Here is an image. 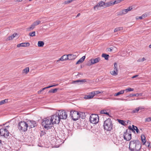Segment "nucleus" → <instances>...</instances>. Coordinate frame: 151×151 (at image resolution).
<instances>
[{
  "label": "nucleus",
  "instance_id": "1a4fd4ad",
  "mask_svg": "<svg viewBox=\"0 0 151 151\" xmlns=\"http://www.w3.org/2000/svg\"><path fill=\"white\" fill-rule=\"evenodd\" d=\"M9 132L6 128H3L0 129V135L6 137L9 136Z\"/></svg>",
  "mask_w": 151,
  "mask_h": 151
},
{
  "label": "nucleus",
  "instance_id": "cd10ccee",
  "mask_svg": "<svg viewBox=\"0 0 151 151\" xmlns=\"http://www.w3.org/2000/svg\"><path fill=\"white\" fill-rule=\"evenodd\" d=\"M128 12V11H127V9H124L120 12V14L121 15H122L123 14H125L127 13Z\"/></svg>",
  "mask_w": 151,
  "mask_h": 151
},
{
  "label": "nucleus",
  "instance_id": "4c0bfd02",
  "mask_svg": "<svg viewBox=\"0 0 151 151\" xmlns=\"http://www.w3.org/2000/svg\"><path fill=\"white\" fill-rule=\"evenodd\" d=\"M68 55H65L63 56V61L68 60Z\"/></svg>",
  "mask_w": 151,
  "mask_h": 151
},
{
  "label": "nucleus",
  "instance_id": "72a5a7b5",
  "mask_svg": "<svg viewBox=\"0 0 151 151\" xmlns=\"http://www.w3.org/2000/svg\"><path fill=\"white\" fill-rule=\"evenodd\" d=\"M8 99H5L0 101V106L8 102Z\"/></svg>",
  "mask_w": 151,
  "mask_h": 151
},
{
  "label": "nucleus",
  "instance_id": "f3484780",
  "mask_svg": "<svg viewBox=\"0 0 151 151\" xmlns=\"http://www.w3.org/2000/svg\"><path fill=\"white\" fill-rule=\"evenodd\" d=\"M103 93V91H92V92H91L89 93L90 94H92V96H93V97L95 95L100 94V93Z\"/></svg>",
  "mask_w": 151,
  "mask_h": 151
},
{
  "label": "nucleus",
  "instance_id": "473e14b6",
  "mask_svg": "<svg viewBox=\"0 0 151 151\" xmlns=\"http://www.w3.org/2000/svg\"><path fill=\"white\" fill-rule=\"evenodd\" d=\"M118 122L119 123L125 126L127 124L125 123L124 121L122 120L119 119Z\"/></svg>",
  "mask_w": 151,
  "mask_h": 151
},
{
  "label": "nucleus",
  "instance_id": "aec40b11",
  "mask_svg": "<svg viewBox=\"0 0 151 151\" xmlns=\"http://www.w3.org/2000/svg\"><path fill=\"white\" fill-rule=\"evenodd\" d=\"M68 60H71L75 59L76 57V56L75 55L72 54L68 55Z\"/></svg>",
  "mask_w": 151,
  "mask_h": 151
},
{
  "label": "nucleus",
  "instance_id": "37998d69",
  "mask_svg": "<svg viewBox=\"0 0 151 151\" xmlns=\"http://www.w3.org/2000/svg\"><path fill=\"white\" fill-rule=\"evenodd\" d=\"M128 129H129V130H130L131 131H132L133 132H135L134 127L133 128V127L132 128L131 126H129L128 127Z\"/></svg>",
  "mask_w": 151,
  "mask_h": 151
},
{
  "label": "nucleus",
  "instance_id": "4468645a",
  "mask_svg": "<svg viewBox=\"0 0 151 151\" xmlns=\"http://www.w3.org/2000/svg\"><path fill=\"white\" fill-rule=\"evenodd\" d=\"M136 140H134L130 141L129 143V149L131 151H134V148H132V145H133L136 144Z\"/></svg>",
  "mask_w": 151,
  "mask_h": 151
},
{
  "label": "nucleus",
  "instance_id": "3c124183",
  "mask_svg": "<svg viewBox=\"0 0 151 151\" xmlns=\"http://www.w3.org/2000/svg\"><path fill=\"white\" fill-rule=\"evenodd\" d=\"M59 60H61L62 61H63V56H62L59 59V60H58L57 61V62H58Z\"/></svg>",
  "mask_w": 151,
  "mask_h": 151
},
{
  "label": "nucleus",
  "instance_id": "412c9836",
  "mask_svg": "<svg viewBox=\"0 0 151 151\" xmlns=\"http://www.w3.org/2000/svg\"><path fill=\"white\" fill-rule=\"evenodd\" d=\"M85 58L86 57L85 56H83L77 61V62L76 63V64H78L82 63L84 61Z\"/></svg>",
  "mask_w": 151,
  "mask_h": 151
},
{
  "label": "nucleus",
  "instance_id": "13d9d810",
  "mask_svg": "<svg viewBox=\"0 0 151 151\" xmlns=\"http://www.w3.org/2000/svg\"><path fill=\"white\" fill-rule=\"evenodd\" d=\"M51 87V86H50L45 87L46 89L48 88H49Z\"/></svg>",
  "mask_w": 151,
  "mask_h": 151
},
{
  "label": "nucleus",
  "instance_id": "9d476101",
  "mask_svg": "<svg viewBox=\"0 0 151 151\" xmlns=\"http://www.w3.org/2000/svg\"><path fill=\"white\" fill-rule=\"evenodd\" d=\"M114 70L110 71L111 74L113 76H116L118 74V69L117 68L118 65L116 62L114 63Z\"/></svg>",
  "mask_w": 151,
  "mask_h": 151
},
{
  "label": "nucleus",
  "instance_id": "c9c22d12",
  "mask_svg": "<svg viewBox=\"0 0 151 151\" xmlns=\"http://www.w3.org/2000/svg\"><path fill=\"white\" fill-rule=\"evenodd\" d=\"M58 89L57 88L50 89L49 91V93H55L56 92L57 90Z\"/></svg>",
  "mask_w": 151,
  "mask_h": 151
},
{
  "label": "nucleus",
  "instance_id": "c756f323",
  "mask_svg": "<svg viewBox=\"0 0 151 151\" xmlns=\"http://www.w3.org/2000/svg\"><path fill=\"white\" fill-rule=\"evenodd\" d=\"M100 113L101 114H106L108 116H109L111 117V116H109V112H108L106 110H102L101 111Z\"/></svg>",
  "mask_w": 151,
  "mask_h": 151
},
{
  "label": "nucleus",
  "instance_id": "2eb2a0df",
  "mask_svg": "<svg viewBox=\"0 0 151 151\" xmlns=\"http://www.w3.org/2000/svg\"><path fill=\"white\" fill-rule=\"evenodd\" d=\"M100 60V58L99 57H98L95 59L92 58L90 60L91 61V64L93 65L99 62Z\"/></svg>",
  "mask_w": 151,
  "mask_h": 151
},
{
  "label": "nucleus",
  "instance_id": "58836bf2",
  "mask_svg": "<svg viewBox=\"0 0 151 151\" xmlns=\"http://www.w3.org/2000/svg\"><path fill=\"white\" fill-rule=\"evenodd\" d=\"M41 22V21L39 20H37L35 22H34L33 23V26H37Z\"/></svg>",
  "mask_w": 151,
  "mask_h": 151
},
{
  "label": "nucleus",
  "instance_id": "f704fd0d",
  "mask_svg": "<svg viewBox=\"0 0 151 151\" xmlns=\"http://www.w3.org/2000/svg\"><path fill=\"white\" fill-rule=\"evenodd\" d=\"M29 67H26L25 69L23 70V73H25L27 74L29 72Z\"/></svg>",
  "mask_w": 151,
  "mask_h": 151
},
{
  "label": "nucleus",
  "instance_id": "a19ab883",
  "mask_svg": "<svg viewBox=\"0 0 151 151\" xmlns=\"http://www.w3.org/2000/svg\"><path fill=\"white\" fill-rule=\"evenodd\" d=\"M139 109H140V108H136L134 110H133L131 113L133 114L134 113H137L138 111H139Z\"/></svg>",
  "mask_w": 151,
  "mask_h": 151
},
{
  "label": "nucleus",
  "instance_id": "a18cd8bd",
  "mask_svg": "<svg viewBox=\"0 0 151 151\" xmlns=\"http://www.w3.org/2000/svg\"><path fill=\"white\" fill-rule=\"evenodd\" d=\"M72 1H71V0H68L67 1H65L64 3L65 4H67L70 3Z\"/></svg>",
  "mask_w": 151,
  "mask_h": 151
},
{
  "label": "nucleus",
  "instance_id": "6e6552de",
  "mask_svg": "<svg viewBox=\"0 0 151 151\" xmlns=\"http://www.w3.org/2000/svg\"><path fill=\"white\" fill-rule=\"evenodd\" d=\"M57 113L60 120L61 119H65L67 118L68 114L66 111H65L59 110L57 112Z\"/></svg>",
  "mask_w": 151,
  "mask_h": 151
},
{
  "label": "nucleus",
  "instance_id": "603ef678",
  "mask_svg": "<svg viewBox=\"0 0 151 151\" xmlns=\"http://www.w3.org/2000/svg\"><path fill=\"white\" fill-rule=\"evenodd\" d=\"M145 60V59L144 58H143L141 60H138V61H139L143 62Z\"/></svg>",
  "mask_w": 151,
  "mask_h": 151
},
{
  "label": "nucleus",
  "instance_id": "bf43d9fd",
  "mask_svg": "<svg viewBox=\"0 0 151 151\" xmlns=\"http://www.w3.org/2000/svg\"><path fill=\"white\" fill-rule=\"evenodd\" d=\"M2 146V143L1 142V141L0 140V147Z\"/></svg>",
  "mask_w": 151,
  "mask_h": 151
},
{
  "label": "nucleus",
  "instance_id": "680f3d73",
  "mask_svg": "<svg viewBox=\"0 0 151 151\" xmlns=\"http://www.w3.org/2000/svg\"><path fill=\"white\" fill-rule=\"evenodd\" d=\"M138 108H140V109H139H139H143V108H142V107H138Z\"/></svg>",
  "mask_w": 151,
  "mask_h": 151
},
{
  "label": "nucleus",
  "instance_id": "e2e57ef3",
  "mask_svg": "<svg viewBox=\"0 0 151 151\" xmlns=\"http://www.w3.org/2000/svg\"><path fill=\"white\" fill-rule=\"evenodd\" d=\"M80 13H78V14H77V17H79L80 16Z\"/></svg>",
  "mask_w": 151,
  "mask_h": 151
},
{
  "label": "nucleus",
  "instance_id": "dca6fc26",
  "mask_svg": "<svg viewBox=\"0 0 151 151\" xmlns=\"http://www.w3.org/2000/svg\"><path fill=\"white\" fill-rule=\"evenodd\" d=\"M30 44L28 42L21 43V44H18L17 45V47H27L29 46Z\"/></svg>",
  "mask_w": 151,
  "mask_h": 151
},
{
  "label": "nucleus",
  "instance_id": "c03bdc74",
  "mask_svg": "<svg viewBox=\"0 0 151 151\" xmlns=\"http://www.w3.org/2000/svg\"><path fill=\"white\" fill-rule=\"evenodd\" d=\"M35 31L31 33H30L29 34V35L30 36H32V37L35 36Z\"/></svg>",
  "mask_w": 151,
  "mask_h": 151
},
{
  "label": "nucleus",
  "instance_id": "6ab92c4d",
  "mask_svg": "<svg viewBox=\"0 0 151 151\" xmlns=\"http://www.w3.org/2000/svg\"><path fill=\"white\" fill-rule=\"evenodd\" d=\"M141 138L143 145H145L146 142V140L145 136L144 134H142L141 136Z\"/></svg>",
  "mask_w": 151,
  "mask_h": 151
},
{
  "label": "nucleus",
  "instance_id": "e433bc0d",
  "mask_svg": "<svg viewBox=\"0 0 151 151\" xmlns=\"http://www.w3.org/2000/svg\"><path fill=\"white\" fill-rule=\"evenodd\" d=\"M132 126L133 127V128H134V130L136 131V132L137 133H140L139 131V129H138L137 127L133 125H132Z\"/></svg>",
  "mask_w": 151,
  "mask_h": 151
},
{
  "label": "nucleus",
  "instance_id": "f03ea898",
  "mask_svg": "<svg viewBox=\"0 0 151 151\" xmlns=\"http://www.w3.org/2000/svg\"><path fill=\"white\" fill-rule=\"evenodd\" d=\"M42 124L44 127L47 129H50L52 127V122L50 119V117H47L44 118L43 119L42 122Z\"/></svg>",
  "mask_w": 151,
  "mask_h": 151
},
{
  "label": "nucleus",
  "instance_id": "052dcab7",
  "mask_svg": "<svg viewBox=\"0 0 151 151\" xmlns=\"http://www.w3.org/2000/svg\"><path fill=\"white\" fill-rule=\"evenodd\" d=\"M45 89H46V88H45H45H42V91H43V90H45Z\"/></svg>",
  "mask_w": 151,
  "mask_h": 151
},
{
  "label": "nucleus",
  "instance_id": "de8ad7c7",
  "mask_svg": "<svg viewBox=\"0 0 151 151\" xmlns=\"http://www.w3.org/2000/svg\"><path fill=\"white\" fill-rule=\"evenodd\" d=\"M151 121V117H148L145 119V121L149 122Z\"/></svg>",
  "mask_w": 151,
  "mask_h": 151
},
{
  "label": "nucleus",
  "instance_id": "bb28decb",
  "mask_svg": "<svg viewBox=\"0 0 151 151\" xmlns=\"http://www.w3.org/2000/svg\"><path fill=\"white\" fill-rule=\"evenodd\" d=\"M146 16H147L146 14H143L141 16L136 17V19H142L145 18V17H146Z\"/></svg>",
  "mask_w": 151,
  "mask_h": 151
},
{
  "label": "nucleus",
  "instance_id": "a878e982",
  "mask_svg": "<svg viewBox=\"0 0 151 151\" xmlns=\"http://www.w3.org/2000/svg\"><path fill=\"white\" fill-rule=\"evenodd\" d=\"M101 56L102 57L104 58L106 60H108L109 58V55L105 53L102 54Z\"/></svg>",
  "mask_w": 151,
  "mask_h": 151
},
{
  "label": "nucleus",
  "instance_id": "864d4df0",
  "mask_svg": "<svg viewBox=\"0 0 151 151\" xmlns=\"http://www.w3.org/2000/svg\"><path fill=\"white\" fill-rule=\"evenodd\" d=\"M112 49L110 48H108L107 49V51H108L111 52L112 51Z\"/></svg>",
  "mask_w": 151,
  "mask_h": 151
},
{
  "label": "nucleus",
  "instance_id": "39448f33",
  "mask_svg": "<svg viewBox=\"0 0 151 151\" xmlns=\"http://www.w3.org/2000/svg\"><path fill=\"white\" fill-rule=\"evenodd\" d=\"M50 119L52 122V124H58L60 120L57 112L55 114L51 116Z\"/></svg>",
  "mask_w": 151,
  "mask_h": 151
},
{
  "label": "nucleus",
  "instance_id": "49530a36",
  "mask_svg": "<svg viewBox=\"0 0 151 151\" xmlns=\"http://www.w3.org/2000/svg\"><path fill=\"white\" fill-rule=\"evenodd\" d=\"M35 26H33V23L31 25V27L28 28L29 29V30H31V29H33L35 28Z\"/></svg>",
  "mask_w": 151,
  "mask_h": 151
},
{
  "label": "nucleus",
  "instance_id": "8fccbe9b",
  "mask_svg": "<svg viewBox=\"0 0 151 151\" xmlns=\"http://www.w3.org/2000/svg\"><path fill=\"white\" fill-rule=\"evenodd\" d=\"M150 143L147 142V143L146 144V145L149 148H150L151 146H150Z\"/></svg>",
  "mask_w": 151,
  "mask_h": 151
},
{
  "label": "nucleus",
  "instance_id": "393cba45",
  "mask_svg": "<svg viewBox=\"0 0 151 151\" xmlns=\"http://www.w3.org/2000/svg\"><path fill=\"white\" fill-rule=\"evenodd\" d=\"M93 98V96H92V94H90L89 93V95H85L84 97V98L86 99H90Z\"/></svg>",
  "mask_w": 151,
  "mask_h": 151
},
{
  "label": "nucleus",
  "instance_id": "4be33fe9",
  "mask_svg": "<svg viewBox=\"0 0 151 151\" xmlns=\"http://www.w3.org/2000/svg\"><path fill=\"white\" fill-rule=\"evenodd\" d=\"M114 4V2H111V1H110L106 3L105 2V6L106 7H109Z\"/></svg>",
  "mask_w": 151,
  "mask_h": 151
},
{
  "label": "nucleus",
  "instance_id": "f257e3e1",
  "mask_svg": "<svg viewBox=\"0 0 151 151\" xmlns=\"http://www.w3.org/2000/svg\"><path fill=\"white\" fill-rule=\"evenodd\" d=\"M104 128L107 131H111L112 130L113 125L111 119L108 118L104 122L103 125Z\"/></svg>",
  "mask_w": 151,
  "mask_h": 151
},
{
  "label": "nucleus",
  "instance_id": "ddd939ff",
  "mask_svg": "<svg viewBox=\"0 0 151 151\" xmlns=\"http://www.w3.org/2000/svg\"><path fill=\"white\" fill-rule=\"evenodd\" d=\"M105 6V2L103 1H101L98 3L96 5L93 7V9L94 10H98L99 9V7L103 6Z\"/></svg>",
  "mask_w": 151,
  "mask_h": 151
},
{
  "label": "nucleus",
  "instance_id": "69168bd1",
  "mask_svg": "<svg viewBox=\"0 0 151 151\" xmlns=\"http://www.w3.org/2000/svg\"><path fill=\"white\" fill-rule=\"evenodd\" d=\"M119 100H125V99H119Z\"/></svg>",
  "mask_w": 151,
  "mask_h": 151
},
{
  "label": "nucleus",
  "instance_id": "09e8293b",
  "mask_svg": "<svg viewBox=\"0 0 151 151\" xmlns=\"http://www.w3.org/2000/svg\"><path fill=\"white\" fill-rule=\"evenodd\" d=\"M132 8H132V6H129V7H128L127 9V11L128 12L129 11L131 10L132 9Z\"/></svg>",
  "mask_w": 151,
  "mask_h": 151
},
{
  "label": "nucleus",
  "instance_id": "b1692460",
  "mask_svg": "<svg viewBox=\"0 0 151 151\" xmlns=\"http://www.w3.org/2000/svg\"><path fill=\"white\" fill-rule=\"evenodd\" d=\"M124 90H122L114 94V96H118L119 95H120V94H123L124 93Z\"/></svg>",
  "mask_w": 151,
  "mask_h": 151
},
{
  "label": "nucleus",
  "instance_id": "423d86ee",
  "mask_svg": "<svg viewBox=\"0 0 151 151\" xmlns=\"http://www.w3.org/2000/svg\"><path fill=\"white\" fill-rule=\"evenodd\" d=\"M89 119L91 123L96 124L99 121V116L97 114H92L90 116Z\"/></svg>",
  "mask_w": 151,
  "mask_h": 151
},
{
  "label": "nucleus",
  "instance_id": "ea45409f",
  "mask_svg": "<svg viewBox=\"0 0 151 151\" xmlns=\"http://www.w3.org/2000/svg\"><path fill=\"white\" fill-rule=\"evenodd\" d=\"M111 138L112 140L113 141L117 139L116 135V134H112L111 135Z\"/></svg>",
  "mask_w": 151,
  "mask_h": 151
},
{
  "label": "nucleus",
  "instance_id": "6e6d98bb",
  "mask_svg": "<svg viewBox=\"0 0 151 151\" xmlns=\"http://www.w3.org/2000/svg\"><path fill=\"white\" fill-rule=\"evenodd\" d=\"M58 85V84H55V85H52L50 86H51V87H53L54 86H57Z\"/></svg>",
  "mask_w": 151,
  "mask_h": 151
},
{
  "label": "nucleus",
  "instance_id": "0e129e2a",
  "mask_svg": "<svg viewBox=\"0 0 151 151\" xmlns=\"http://www.w3.org/2000/svg\"><path fill=\"white\" fill-rule=\"evenodd\" d=\"M85 118V117L84 116H82V117H81V118L82 119H84Z\"/></svg>",
  "mask_w": 151,
  "mask_h": 151
},
{
  "label": "nucleus",
  "instance_id": "7c9ffc66",
  "mask_svg": "<svg viewBox=\"0 0 151 151\" xmlns=\"http://www.w3.org/2000/svg\"><path fill=\"white\" fill-rule=\"evenodd\" d=\"M44 43L43 41H39L38 42V46L39 47H42L43 46Z\"/></svg>",
  "mask_w": 151,
  "mask_h": 151
},
{
  "label": "nucleus",
  "instance_id": "5fc2aeb1",
  "mask_svg": "<svg viewBox=\"0 0 151 151\" xmlns=\"http://www.w3.org/2000/svg\"><path fill=\"white\" fill-rule=\"evenodd\" d=\"M138 75H136L134 76H132V78H136L137 77H138Z\"/></svg>",
  "mask_w": 151,
  "mask_h": 151
},
{
  "label": "nucleus",
  "instance_id": "774afa93",
  "mask_svg": "<svg viewBox=\"0 0 151 151\" xmlns=\"http://www.w3.org/2000/svg\"><path fill=\"white\" fill-rule=\"evenodd\" d=\"M149 47L150 48H151V45H149Z\"/></svg>",
  "mask_w": 151,
  "mask_h": 151
},
{
  "label": "nucleus",
  "instance_id": "c85d7f7f",
  "mask_svg": "<svg viewBox=\"0 0 151 151\" xmlns=\"http://www.w3.org/2000/svg\"><path fill=\"white\" fill-rule=\"evenodd\" d=\"M141 95H142V94H141V93L139 94V93H136L135 94H130L128 96L130 97H133V96H134L138 97V96H141Z\"/></svg>",
  "mask_w": 151,
  "mask_h": 151
},
{
  "label": "nucleus",
  "instance_id": "338daca9",
  "mask_svg": "<svg viewBox=\"0 0 151 151\" xmlns=\"http://www.w3.org/2000/svg\"><path fill=\"white\" fill-rule=\"evenodd\" d=\"M6 127H7V128H9V125H8V126H6Z\"/></svg>",
  "mask_w": 151,
  "mask_h": 151
},
{
  "label": "nucleus",
  "instance_id": "a211bd4d",
  "mask_svg": "<svg viewBox=\"0 0 151 151\" xmlns=\"http://www.w3.org/2000/svg\"><path fill=\"white\" fill-rule=\"evenodd\" d=\"M86 82V79L78 80L76 81H73L72 83H83Z\"/></svg>",
  "mask_w": 151,
  "mask_h": 151
},
{
  "label": "nucleus",
  "instance_id": "79ce46f5",
  "mask_svg": "<svg viewBox=\"0 0 151 151\" xmlns=\"http://www.w3.org/2000/svg\"><path fill=\"white\" fill-rule=\"evenodd\" d=\"M134 88H128L126 89L125 90L127 92H129V91H134Z\"/></svg>",
  "mask_w": 151,
  "mask_h": 151
},
{
  "label": "nucleus",
  "instance_id": "4d7b16f0",
  "mask_svg": "<svg viewBox=\"0 0 151 151\" xmlns=\"http://www.w3.org/2000/svg\"><path fill=\"white\" fill-rule=\"evenodd\" d=\"M42 91V90L39 91L37 92L38 94H40Z\"/></svg>",
  "mask_w": 151,
  "mask_h": 151
},
{
  "label": "nucleus",
  "instance_id": "7ed1b4c3",
  "mask_svg": "<svg viewBox=\"0 0 151 151\" xmlns=\"http://www.w3.org/2000/svg\"><path fill=\"white\" fill-rule=\"evenodd\" d=\"M82 112L79 113L75 110H72L70 111V116L74 121H76L81 118V115H82Z\"/></svg>",
  "mask_w": 151,
  "mask_h": 151
},
{
  "label": "nucleus",
  "instance_id": "5701e85b",
  "mask_svg": "<svg viewBox=\"0 0 151 151\" xmlns=\"http://www.w3.org/2000/svg\"><path fill=\"white\" fill-rule=\"evenodd\" d=\"M18 35L17 33H15L13 34L12 35L9 36L8 37V38L9 40H12L13 39L16 35Z\"/></svg>",
  "mask_w": 151,
  "mask_h": 151
},
{
  "label": "nucleus",
  "instance_id": "9b49d317",
  "mask_svg": "<svg viewBox=\"0 0 151 151\" xmlns=\"http://www.w3.org/2000/svg\"><path fill=\"white\" fill-rule=\"evenodd\" d=\"M27 124L29 128H32L37 126V124L35 121L29 120L27 121Z\"/></svg>",
  "mask_w": 151,
  "mask_h": 151
},
{
  "label": "nucleus",
  "instance_id": "0eeeda50",
  "mask_svg": "<svg viewBox=\"0 0 151 151\" xmlns=\"http://www.w3.org/2000/svg\"><path fill=\"white\" fill-rule=\"evenodd\" d=\"M124 138L126 141H129L132 139L131 132L127 129L124 132L123 134Z\"/></svg>",
  "mask_w": 151,
  "mask_h": 151
},
{
  "label": "nucleus",
  "instance_id": "f8f14e48",
  "mask_svg": "<svg viewBox=\"0 0 151 151\" xmlns=\"http://www.w3.org/2000/svg\"><path fill=\"white\" fill-rule=\"evenodd\" d=\"M142 145L141 143L138 140H136L135 147L134 148L136 150V151H139L141 148Z\"/></svg>",
  "mask_w": 151,
  "mask_h": 151
},
{
  "label": "nucleus",
  "instance_id": "20e7f679",
  "mask_svg": "<svg viewBox=\"0 0 151 151\" xmlns=\"http://www.w3.org/2000/svg\"><path fill=\"white\" fill-rule=\"evenodd\" d=\"M28 127L27 122L21 121L19 122L18 125V128L22 132H25L27 130V128Z\"/></svg>",
  "mask_w": 151,
  "mask_h": 151
},
{
  "label": "nucleus",
  "instance_id": "2f4dec72",
  "mask_svg": "<svg viewBox=\"0 0 151 151\" xmlns=\"http://www.w3.org/2000/svg\"><path fill=\"white\" fill-rule=\"evenodd\" d=\"M123 29V28L122 27H117L114 30V32H116L122 30Z\"/></svg>",
  "mask_w": 151,
  "mask_h": 151
}]
</instances>
